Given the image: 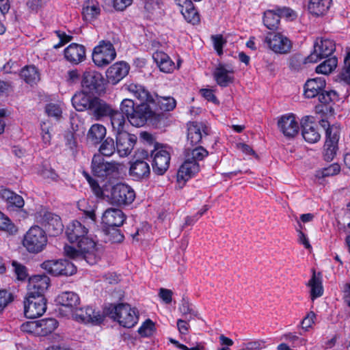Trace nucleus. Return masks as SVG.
<instances>
[{"mask_svg":"<svg viewBox=\"0 0 350 350\" xmlns=\"http://www.w3.org/2000/svg\"><path fill=\"white\" fill-rule=\"evenodd\" d=\"M126 90L140 100L135 106L133 100L124 99L120 104V112L134 126L140 127L145 124L148 118L152 116L154 102L152 94L142 85L131 83L126 85Z\"/></svg>","mask_w":350,"mask_h":350,"instance_id":"1","label":"nucleus"},{"mask_svg":"<svg viewBox=\"0 0 350 350\" xmlns=\"http://www.w3.org/2000/svg\"><path fill=\"white\" fill-rule=\"evenodd\" d=\"M66 234L68 240L75 244L78 249L73 246L65 245L64 252L66 256L75 259L82 256L88 263L94 264L95 259L90 260L89 258L94 256L96 252V241L89 233L85 225L78 220L72 221L66 227Z\"/></svg>","mask_w":350,"mask_h":350,"instance_id":"2","label":"nucleus"},{"mask_svg":"<svg viewBox=\"0 0 350 350\" xmlns=\"http://www.w3.org/2000/svg\"><path fill=\"white\" fill-rule=\"evenodd\" d=\"M103 312L106 316L118 322L121 326L126 328L134 327L139 320L137 310L127 304H109L104 308Z\"/></svg>","mask_w":350,"mask_h":350,"instance_id":"3","label":"nucleus"},{"mask_svg":"<svg viewBox=\"0 0 350 350\" xmlns=\"http://www.w3.org/2000/svg\"><path fill=\"white\" fill-rule=\"evenodd\" d=\"M319 124L325 131V141L322 155L325 161L329 162L335 158L338 151L340 127L337 124L330 125L329 122L325 119H321Z\"/></svg>","mask_w":350,"mask_h":350,"instance_id":"4","label":"nucleus"},{"mask_svg":"<svg viewBox=\"0 0 350 350\" xmlns=\"http://www.w3.org/2000/svg\"><path fill=\"white\" fill-rule=\"evenodd\" d=\"M122 165L116 162H108L100 154H94L92 160L94 176L101 179H117L121 176Z\"/></svg>","mask_w":350,"mask_h":350,"instance_id":"5","label":"nucleus"},{"mask_svg":"<svg viewBox=\"0 0 350 350\" xmlns=\"http://www.w3.org/2000/svg\"><path fill=\"white\" fill-rule=\"evenodd\" d=\"M325 85L326 81L323 77L308 79L304 86V95L307 98L318 97L320 103H329L332 100V96H335V92L325 91Z\"/></svg>","mask_w":350,"mask_h":350,"instance_id":"6","label":"nucleus"},{"mask_svg":"<svg viewBox=\"0 0 350 350\" xmlns=\"http://www.w3.org/2000/svg\"><path fill=\"white\" fill-rule=\"evenodd\" d=\"M48 242L45 231L38 226H31L24 234L22 243L27 251L38 254L44 250Z\"/></svg>","mask_w":350,"mask_h":350,"instance_id":"7","label":"nucleus"},{"mask_svg":"<svg viewBox=\"0 0 350 350\" xmlns=\"http://www.w3.org/2000/svg\"><path fill=\"white\" fill-rule=\"evenodd\" d=\"M105 194L111 204L116 206H128L132 204L135 198V192L129 185L118 183L106 190Z\"/></svg>","mask_w":350,"mask_h":350,"instance_id":"8","label":"nucleus"},{"mask_svg":"<svg viewBox=\"0 0 350 350\" xmlns=\"http://www.w3.org/2000/svg\"><path fill=\"white\" fill-rule=\"evenodd\" d=\"M116 57V49L109 40H100L92 52V60L99 67L109 65Z\"/></svg>","mask_w":350,"mask_h":350,"instance_id":"9","label":"nucleus"},{"mask_svg":"<svg viewBox=\"0 0 350 350\" xmlns=\"http://www.w3.org/2000/svg\"><path fill=\"white\" fill-rule=\"evenodd\" d=\"M263 42L276 54H287L293 46L291 40L281 32L268 33L265 36Z\"/></svg>","mask_w":350,"mask_h":350,"instance_id":"10","label":"nucleus"},{"mask_svg":"<svg viewBox=\"0 0 350 350\" xmlns=\"http://www.w3.org/2000/svg\"><path fill=\"white\" fill-rule=\"evenodd\" d=\"M41 267L54 276L72 275L77 271L76 266L66 259L46 260Z\"/></svg>","mask_w":350,"mask_h":350,"instance_id":"11","label":"nucleus"},{"mask_svg":"<svg viewBox=\"0 0 350 350\" xmlns=\"http://www.w3.org/2000/svg\"><path fill=\"white\" fill-rule=\"evenodd\" d=\"M46 310V300L44 296L27 295L24 301V313L27 319L42 316Z\"/></svg>","mask_w":350,"mask_h":350,"instance_id":"12","label":"nucleus"},{"mask_svg":"<svg viewBox=\"0 0 350 350\" xmlns=\"http://www.w3.org/2000/svg\"><path fill=\"white\" fill-rule=\"evenodd\" d=\"M166 146H162L156 148L152 152V169L154 172L159 175L163 174L169 167L170 154Z\"/></svg>","mask_w":350,"mask_h":350,"instance_id":"13","label":"nucleus"},{"mask_svg":"<svg viewBox=\"0 0 350 350\" xmlns=\"http://www.w3.org/2000/svg\"><path fill=\"white\" fill-rule=\"evenodd\" d=\"M278 126L280 131L288 139L295 137L300 129L298 118L293 113L282 116L278 121Z\"/></svg>","mask_w":350,"mask_h":350,"instance_id":"14","label":"nucleus"},{"mask_svg":"<svg viewBox=\"0 0 350 350\" xmlns=\"http://www.w3.org/2000/svg\"><path fill=\"white\" fill-rule=\"evenodd\" d=\"M72 314L77 321L84 323H92L95 325L102 323L105 316H106L104 312L102 314L99 310L96 311L91 306H87L83 308H78L77 307L72 312Z\"/></svg>","mask_w":350,"mask_h":350,"instance_id":"15","label":"nucleus"},{"mask_svg":"<svg viewBox=\"0 0 350 350\" xmlns=\"http://www.w3.org/2000/svg\"><path fill=\"white\" fill-rule=\"evenodd\" d=\"M116 150L118 154L123 157L131 154L137 142V137L126 132L116 135Z\"/></svg>","mask_w":350,"mask_h":350,"instance_id":"16","label":"nucleus"},{"mask_svg":"<svg viewBox=\"0 0 350 350\" xmlns=\"http://www.w3.org/2000/svg\"><path fill=\"white\" fill-rule=\"evenodd\" d=\"M50 279L45 275H36L29 280V295L44 296V293L49 286Z\"/></svg>","mask_w":350,"mask_h":350,"instance_id":"17","label":"nucleus"},{"mask_svg":"<svg viewBox=\"0 0 350 350\" xmlns=\"http://www.w3.org/2000/svg\"><path fill=\"white\" fill-rule=\"evenodd\" d=\"M208 135V127L202 122H192L188 124L187 146L198 145Z\"/></svg>","mask_w":350,"mask_h":350,"instance_id":"18","label":"nucleus"},{"mask_svg":"<svg viewBox=\"0 0 350 350\" xmlns=\"http://www.w3.org/2000/svg\"><path fill=\"white\" fill-rule=\"evenodd\" d=\"M336 49L333 40L318 38L314 43V49L310 55H315L317 62L323 58L330 56Z\"/></svg>","mask_w":350,"mask_h":350,"instance_id":"19","label":"nucleus"},{"mask_svg":"<svg viewBox=\"0 0 350 350\" xmlns=\"http://www.w3.org/2000/svg\"><path fill=\"white\" fill-rule=\"evenodd\" d=\"M178 10L187 22L196 25L200 21V15L190 0H174Z\"/></svg>","mask_w":350,"mask_h":350,"instance_id":"20","label":"nucleus"},{"mask_svg":"<svg viewBox=\"0 0 350 350\" xmlns=\"http://www.w3.org/2000/svg\"><path fill=\"white\" fill-rule=\"evenodd\" d=\"M104 79L102 75L96 71H87L83 75V87L90 93H98L103 90Z\"/></svg>","mask_w":350,"mask_h":350,"instance_id":"21","label":"nucleus"},{"mask_svg":"<svg viewBox=\"0 0 350 350\" xmlns=\"http://www.w3.org/2000/svg\"><path fill=\"white\" fill-rule=\"evenodd\" d=\"M42 224L51 236H57L63 231L61 218L52 213L46 212L42 217Z\"/></svg>","mask_w":350,"mask_h":350,"instance_id":"22","label":"nucleus"},{"mask_svg":"<svg viewBox=\"0 0 350 350\" xmlns=\"http://www.w3.org/2000/svg\"><path fill=\"white\" fill-rule=\"evenodd\" d=\"M129 69V65L124 62L115 63L106 72L108 81L113 85L118 83L128 75Z\"/></svg>","mask_w":350,"mask_h":350,"instance_id":"23","label":"nucleus"},{"mask_svg":"<svg viewBox=\"0 0 350 350\" xmlns=\"http://www.w3.org/2000/svg\"><path fill=\"white\" fill-rule=\"evenodd\" d=\"M65 59L72 64H79L85 59V48L83 45L72 43L64 51Z\"/></svg>","mask_w":350,"mask_h":350,"instance_id":"24","label":"nucleus"},{"mask_svg":"<svg viewBox=\"0 0 350 350\" xmlns=\"http://www.w3.org/2000/svg\"><path fill=\"white\" fill-rule=\"evenodd\" d=\"M126 219L124 213L118 208H110L103 214L102 222L109 227H120Z\"/></svg>","mask_w":350,"mask_h":350,"instance_id":"25","label":"nucleus"},{"mask_svg":"<svg viewBox=\"0 0 350 350\" xmlns=\"http://www.w3.org/2000/svg\"><path fill=\"white\" fill-rule=\"evenodd\" d=\"M150 167L144 160L137 159L131 163L129 175L135 180H142L149 177Z\"/></svg>","mask_w":350,"mask_h":350,"instance_id":"26","label":"nucleus"},{"mask_svg":"<svg viewBox=\"0 0 350 350\" xmlns=\"http://www.w3.org/2000/svg\"><path fill=\"white\" fill-rule=\"evenodd\" d=\"M56 301L62 307L68 309V312H73L80 303L79 295L72 291H66L59 294Z\"/></svg>","mask_w":350,"mask_h":350,"instance_id":"27","label":"nucleus"},{"mask_svg":"<svg viewBox=\"0 0 350 350\" xmlns=\"http://www.w3.org/2000/svg\"><path fill=\"white\" fill-rule=\"evenodd\" d=\"M113 109L103 100L94 97L92 100L90 111L95 120H100L104 117L109 116Z\"/></svg>","mask_w":350,"mask_h":350,"instance_id":"28","label":"nucleus"},{"mask_svg":"<svg viewBox=\"0 0 350 350\" xmlns=\"http://www.w3.org/2000/svg\"><path fill=\"white\" fill-rule=\"evenodd\" d=\"M309 117L306 116L302 120V136L308 143L314 144L319 141L321 135L317 130V125L313 122H308Z\"/></svg>","mask_w":350,"mask_h":350,"instance_id":"29","label":"nucleus"},{"mask_svg":"<svg viewBox=\"0 0 350 350\" xmlns=\"http://www.w3.org/2000/svg\"><path fill=\"white\" fill-rule=\"evenodd\" d=\"M200 171V165L198 163L192 162L185 158L184 163L180 167L177 173L178 181L188 180L193 176Z\"/></svg>","mask_w":350,"mask_h":350,"instance_id":"30","label":"nucleus"},{"mask_svg":"<svg viewBox=\"0 0 350 350\" xmlns=\"http://www.w3.org/2000/svg\"><path fill=\"white\" fill-rule=\"evenodd\" d=\"M317 63L315 55L304 57L299 53L293 55L290 59V68L295 71H301L306 68L308 64Z\"/></svg>","mask_w":350,"mask_h":350,"instance_id":"31","label":"nucleus"},{"mask_svg":"<svg viewBox=\"0 0 350 350\" xmlns=\"http://www.w3.org/2000/svg\"><path fill=\"white\" fill-rule=\"evenodd\" d=\"M152 58L159 68L160 70L170 73L175 68V64L169 55L162 51H156L152 55Z\"/></svg>","mask_w":350,"mask_h":350,"instance_id":"32","label":"nucleus"},{"mask_svg":"<svg viewBox=\"0 0 350 350\" xmlns=\"http://www.w3.org/2000/svg\"><path fill=\"white\" fill-rule=\"evenodd\" d=\"M93 98L84 92H77L72 98V104L75 109L83 111L90 109Z\"/></svg>","mask_w":350,"mask_h":350,"instance_id":"33","label":"nucleus"},{"mask_svg":"<svg viewBox=\"0 0 350 350\" xmlns=\"http://www.w3.org/2000/svg\"><path fill=\"white\" fill-rule=\"evenodd\" d=\"M77 207L83 212L85 219H90L92 222L96 221L95 211L97 205L94 200L82 199L78 201Z\"/></svg>","mask_w":350,"mask_h":350,"instance_id":"34","label":"nucleus"},{"mask_svg":"<svg viewBox=\"0 0 350 350\" xmlns=\"http://www.w3.org/2000/svg\"><path fill=\"white\" fill-rule=\"evenodd\" d=\"M208 154V151L201 146L193 147L186 145L185 150V158L192 161L198 163L203 160Z\"/></svg>","mask_w":350,"mask_h":350,"instance_id":"35","label":"nucleus"},{"mask_svg":"<svg viewBox=\"0 0 350 350\" xmlns=\"http://www.w3.org/2000/svg\"><path fill=\"white\" fill-rule=\"evenodd\" d=\"M331 3L332 0H310L308 10L314 16H321L327 12Z\"/></svg>","mask_w":350,"mask_h":350,"instance_id":"36","label":"nucleus"},{"mask_svg":"<svg viewBox=\"0 0 350 350\" xmlns=\"http://www.w3.org/2000/svg\"><path fill=\"white\" fill-rule=\"evenodd\" d=\"M109 117L110 118L111 126L115 135L122 132H126L125 130L126 118L122 113L118 110H113Z\"/></svg>","mask_w":350,"mask_h":350,"instance_id":"37","label":"nucleus"},{"mask_svg":"<svg viewBox=\"0 0 350 350\" xmlns=\"http://www.w3.org/2000/svg\"><path fill=\"white\" fill-rule=\"evenodd\" d=\"M213 75L217 83L221 87L228 86L233 80L232 72L227 70L223 66L216 68Z\"/></svg>","mask_w":350,"mask_h":350,"instance_id":"38","label":"nucleus"},{"mask_svg":"<svg viewBox=\"0 0 350 350\" xmlns=\"http://www.w3.org/2000/svg\"><path fill=\"white\" fill-rule=\"evenodd\" d=\"M100 8L96 2H85L82 9V16L83 20L91 22L100 15Z\"/></svg>","mask_w":350,"mask_h":350,"instance_id":"39","label":"nucleus"},{"mask_svg":"<svg viewBox=\"0 0 350 350\" xmlns=\"http://www.w3.org/2000/svg\"><path fill=\"white\" fill-rule=\"evenodd\" d=\"M153 100L154 102L152 114L154 111L157 109V106L159 105L161 110L170 111L173 110L176 105V102L173 97L171 96H158L157 95L152 96Z\"/></svg>","mask_w":350,"mask_h":350,"instance_id":"40","label":"nucleus"},{"mask_svg":"<svg viewBox=\"0 0 350 350\" xmlns=\"http://www.w3.org/2000/svg\"><path fill=\"white\" fill-rule=\"evenodd\" d=\"M20 77L25 83L30 85L36 84L40 80L39 72L34 66H27L22 68Z\"/></svg>","mask_w":350,"mask_h":350,"instance_id":"41","label":"nucleus"},{"mask_svg":"<svg viewBox=\"0 0 350 350\" xmlns=\"http://www.w3.org/2000/svg\"><path fill=\"white\" fill-rule=\"evenodd\" d=\"M262 21L264 25L270 30H276L280 25V14L276 10H268L263 14Z\"/></svg>","mask_w":350,"mask_h":350,"instance_id":"42","label":"nucleus"},{"mask_svg":"<svg viewBox=\"0 0 350 350\" xmlns=\"http://www.w3.org/2000/svg\"><path fill=\"white\" fill-rule=\"evenodd\" d=\"M0 197L11 206L18 208H22L25 204L24 200L21 196L8 189H3L0 191Z\"/></svg>","mask_w":350,"mask_h":350,"instance_id":"43","label":"nucleus"},{"mask_svg":"<svg viewBox=\"0 0 350 350\" xmlns=\"http://www.w3.org/2000/svg\"><path fill=\"white\" fill-rule=\"evenodd\" d=\"M308 286L310 287L312 299H314L323 295V288L320 273L317 275L315 271H313L312 276L308 282Z\"/></svg>","mask_w":350,"mask_h":350,"instance_id":"44","label":"nucleus"},{"mask_svg":"<svg viewBox=\"0 0 350 350\" xmlns=\"http://www.w3.org/2000/svg\"><path fill=\"white\" fill-rule=\"evenodd\" d=\"M39 335L46 336L52 333L58 325V322L53 318L43 319L38 321Z\"/></svg>","mask_w":350,"mask_h":350,"instance_id":"45","label":"nucleus"},{"mask_svg":"<svg viewBox=\"0 0 350 350\" xmlns=\"http://www.w3.org/2000/svg\"><path fill=\"white\" fill-rule=\"evenodd\" d=\"M105 127L102 124H95L90 127L88 137L93 144H98L105 137Z\"/></svg>","mask_w":350,"mask_h":350,"instance_id":"46","label":"nucleus"},{"mask_svg":"<svg viewBox=\"0 0 350 350\" xmlns=\"http://www.w3.org/2000/svg\"><path fill=\"white\" fill-rule=\"evenodd\" d=\"M0 230L4 231L10 235H14L18 232L17 226L10 219L0 211Z\"/></svg>","mask_w":350,"mask_h":350,"instance_id":"47","label":"nucleus"},{"mask_svg":"<svg viewBox=\"0 0 350 350\" xmlns=\"http://www.w3.org/2000/svg\"><path fill=\"white\" fill-rule=\"evenodd\" d=\"M338 59L336 57H332L325 60L316 68L317 73L328 75L332 72L337 66Z\"/></svg>","mask_w":350,"mask_h":350,"instance_id":"48","label":"nucleus"},{"mask_svg":"<svg viewBox=\"0 0 350 350\" xmlns=\"http://www.w3.org/2000/svg\"><path fill=\"white\" fill-rule=\"evenodd\" d=\"M162 0H146L145 9L153 16L161 15L162 13Z\"/></svg>","mask_w":350,"mask_h":350,"instance_id":"49","label":"nucleus"},{"mask_svg":"<svg viewBox=\"0 0 350 350\" xmlns=\"http://www.w3.org/2000/svg\"><path fill=\"white\" fill-rule=\"evenodd\" d=\"M116 147L114 141L111 137H107L100 145L99 148L100 154L102 157H110L116 151Z\"/></svg>","mask_w":350,"mask_h":350,"instance_id":"50","label":"nucleus"},{"mask_svg":"<svg viewBox=\"0 0 350 350\" xmlns=\"http://www.w3.org/2000/svg\"><path fill=\"white\" fill-rule=\"evenodd\" d=\"M40 136L45 147L48 146L51 144V126L49 124L46 122H42L40 124Z\"/></svg>","mask_w":350,"mask_h":350,"instance_id":"51","label":"nucleus"},{"mask_svg":"<svg viewBox=\"0 0 350 350\" xmlns=\"http://www.w3.org/2000/svg\"><path fill=\"white\" fill-rule=\"evenodd\" d=\"M180 312L185 317L187 320H191L193 317L196 315V312L191 308L189 303L185 299H183L180 306L178 308Z\"/></svg>","mask_w":350,"mask_h":350,"instance_id":"52","label":"nucleus"},{"mask_svg":"<svg viewBox=\"0 0 350 350\" xmlns=\"http://www.w3.org/2000/svg\"><path fill=\"white\" fill-rule=\"evenodd\" d=\"M12 265L16 279L21 281L25 280L27 278V268L25 266L15 260L12 261Z\"/></svg>","mask_w":350,"mask_h":350,"instance_id":"53","label":"nucleus"},{"mask_svg":"<svg viewBox=\"0 0 350 350\" xmlns=\"http://www.w3.org/2000/svg\"><path fill=\"white\" fill-rule=\"evenodd\" d=\"M154 327L153 322L147 319L139 328L138 332L142 336H149L152 334Z\"/></svg>","mask_w":350,"mask_h":350,"instance_id":"54","label":"nucleus"},{"mask_svg":"<svg viewBox=\"0 0 350 350\" xmlns=\"http://www.w3.org/2000/svg\"><path fill=\"white\" fill-rule=\"evenodd\" d=\"M284 338L291 342L293 347H298L306 345V340L291 333L284 335Z\"/></svg>","mask_w":350,"mask_h":350,"instance_id":"55","label":"nucleus"},{"mask_svg":"<svg viewBox=\"0 0 350 350\" xmlns=\"http://www.w3.org/2000/svg\"><path fill=\"white\" fill-rule=\"evenodd\" d=\"M46 113L49 116L54 117L57 119L62 116V109L58 105L50 103L46 106Z\"/></svg>","mask_w":350,"mask_h":350,"instance_id":"56","label":"nucleus"},{"mask_svg":"<svg viewBox=\"0 0 350 350\" xmlns=\"http://www.w3.org/2000/svg\"><path fill=\"white\" fill-rule=\"evenodd\" d=\"M39 327L38 321H28L21 325V329L23 332L32 333L39 335Z\"/></svg>","mask_w":350,"mask_h":350,"instance_id":"57","label":"nucleus"},{"mask_svg":"<svg viewBox=\"0 0 350 350\" xmlns=\"http://www.w3.org/2000/svg\"><path fill=\"white\" fill-rule=\"evenodd\" d=\"M13 300L12 295L5 290H0V312Z\"/></svg>","mask_w":350,"mask_h":350,"instance_id":"58","label":"nucleus"},{"mask_svg":"<svg viewBox=\"0 0 350 350\" xmlns=\"http://www.w3.org/2000/svg\"><path fill=\"white\" fill-rule=\"evenodd\" d=\"M340 171V165L338 163H333L329 166L323 168L321 171V175L323 177L331 176L338 174Z\"/></svg>","mask_w":350,"mask_h":350,"instance_id":"59","label":"nucleus"},{"mask_svg":"<svg viewBox=\"0 0 350 350\" xmlns=\"http://www.w3.org/2000/svg\"><path fill=\"white\" fill-rule=\"evenodd\" d=\"M213 42V46L215 49L216 50L217 53L219 55H221L223 54V47L224 45L226 43V41L224 40L222 36L221 35H216L213 36L212 37Z\"/></svg>","mask_w":350,"mask_h":350,"instance_id":"60","label":"nucleus"},{"mask_svg":"<svg viewBox=\"0 0 350 350\" xmlns=\"http://www.w3.org/2000/svg\"><path fill=\"white\" fill-rule=\"evenodd\" d=\"M55 33L59 39V43L54 45V48H55V49H58V48L62 46L65 44L70 42L72 38V37L71 36L67 35L64 31H62L61 30L56 31Z\"/></svg>","mask_w":350,"mask_h":350,"instance_id":"61","label":"nucleus"},{"mask_svg":"<svg viewBox=\"0 0 350 350\" xmlns=\"http://www.w3.org/2000/svg\"><path fill=\"white\" fill-rule=\"evenodd\" d=\"M315 318V313L313 312H310L301 322L302 329L306 331L308 329V328L311 327L312 325L314 323Z\"/></svg>","mask_w":350,"mask_h":350,"instance_id":"62","label":"nucleus"},{"mask_svg":"<svg viewBox=\"0 0 350 350\" xmlns=\"http://www.w3.org/2000/svg\"><path fill=\"white\" fill-rule=\"evenodd\" d=\"M173 293L171 290L166 288H160L159 296L166 304L172 302Z\"/></svg>","mask_w":350,"mask_h":350,"instance_id":"63","label":"nucleus"},{"mask_svg":"<svg viewBox=\"0 0 350 350\" xmlns=\"http://www.w3.org/2000/svg\"><path fill=\"white\" fill-rule=\"evenodd\" d=\"M87 179L90 183V185L94 193L97 197L102 196L103 195V191L102 190L101 187L99 186L98 183L95 180L91 178L89 176L87 177ZM106 193H107V192L105 191V194ZM104 195H105V193H104Z\"/></svg>","mask_w":350,"mask_h":350,"instance_id":"64","label":"nucleus"}]
</instances>
